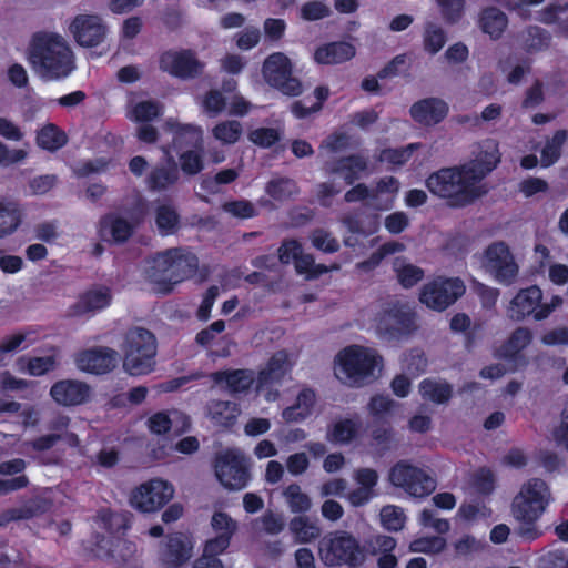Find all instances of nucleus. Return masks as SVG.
<instances>
[{
	"label": "nucleus",
	"mask_w": 568,
	"mask_h": 568,
	"mask_svg": "<svg viewBox=\"0 0 568 568\" xmlns=\"http://www.w3.org/2000/svg\"><path fill=\"white\" fill-rule=\"evenodd\" d=\"M427 190L452 209L471 205L487 193L483 184L475 180L474 171L466 164L442 168L430 173L426 180Z\"/></svg>",
	"instance_id": "nucleus-1"
},
{
	"label": "nucleus",
	"mask_w": 568,
	"mask_h": 568,
	"mask_svg": "<svg viewBox=\"0 0 568 568\" xmlns=\"http://www.w3.org/2000/svg\"><path fill=\"white\" fill-rule=\"evenodd\" d=\"M28 60L37 73L49 80L67 78L75 68L73 52L65 40L55 33H34Z\"/></svg>",
	"instance_id": "nucleus-2"
},
{
	"label": "nucleus",
	"mask_w": 568,
	"mask_h": 568,
	"mask_svg": "<svg viewBox=\"0 0 568 568\" xmlns=\"http://www.w3.org/2000/svg\"><path fill=\"white\" fill-rule=\"evenodd\" d=\"M550 489L541 478H530L514 498L513 515L520 523L518 535L528 541L538 539L542 531L536 523L550 501Z\"/></svg>",
	"instance_id": "nucleus-3"
},
{
	"label": "nucleus",
	"mask_w": 568,
	"mask_h": 568,
	"mask_svg": "<svg viewBox=\"0 0 568 568\" xmlns=\"http://www.w3.org/2000/svg\"><path fill=\"white\" fill-rule=\"evenodd\" d=\"M197 268L199 258L194 253L174 247L153 256L150 277L160 285L162 293L169 294L175 284L194 276Z\"/></svg>",
	"instance_id": "nucleus-4"
},
{
	"label": "nucleus",
	"mask_w": 568,
	"mask_h": 568,
	"mask_svg": "<svg viewBox=\"0 0 568 568\" xmlns=\"http://www.w3.org/2000/svg\"><path fill=\"white\" fill-rule=\"evenodd\" d=\"M121 349L123 368L131 376L148 375L154 371L158 343L151 331L139 326L129 328Z\"/></svg>",
	"instance_id": "nucleus-5"
},
{
	"label": "nucleus",
	"mask_w": 568,
	"mask_h": 568,
	"mask_svg": "<svg viewBox=\"0 0 568 568\" xmlns=\"http://www.w3.org/2000/svg\"><path fill=\"white\" fill-rule=\"evenodd\" d=\"M318 555L327 567L357 568L365 561V549L359 540L346 530L326 534L318 542Z\"/></svg>",
	"instance_id": "nucleus-6"
},
{
	"label": "nucleus",
	"mask_w": 568,
	"mask_h": 568,
	"mask_svg": "<svg viewBox=\"0 0 568 568\" xmlns=\"http://www.w3.org/2000/svg\"><path fill=\"white\" fill-rule=\"evenodd\" d=\"M335 362L345 377L358 386L375 379V372L383 368V357L376 349L357 344L341 349Z\"/></svg>",
	"instance_id": "nucleus-7"
},
{
	"label": "nucleus",
	"mask_w": 568,
	"mask_h": 568,
	"mask_svg": "<svg viewBox=\"0 0 568 568\" xmlns=\"http://www.w3.org/2000/svg\"><path fill=\"white\" fill-rule=\"evenodd\" d=\"M417 329L416 312L400 302L393 303L385 308L377 322L379 336L388 343L407 341Z\"/></svg>",
	"instance_id": "nucleus-8"
},
{
	"label": "nucleus",
	"mask_w": 568,
	"mask_h": 568,
	"mask_svg": "<svg viewBox=\"0 0 568 568\" xmlns=\"http://www.w3.org/2000/svg\"><path fill=\"white\" fill-rule=\"evenodd\" d=\"M264 81L286 97H298L303 92L300 79L293 75V63L283 52H273L266 57L262 65Z\"/></svg>",
	"instance_id": "nucleus-9"
},
{
	"label": "nucleus",
	"mask_w": 568,
	"mask_h": 568,
	"mask_svg": "<svg viewBox=\"0 0 568 568\" xmlns=\"http://www.w3.org/2000/svg\"><path fill=\"white\" fill-rule=\"evenodd\" d=\"M214 471L221 485L229 490H241L250 480L244 456L233 449H226L215 456Z\"/></svg>",
	"instance_id": "nucleus-10"
},
{
	"label": "nucleus",
	"mask_w": 568,
	"mask_h": 568,
	"mask_svg": "<svg viewBox=\"0 0 568 568\" xmlns=\"http://www.w3.org/2000/svg\"><path fill=\"white\" fill-rule=\"evenodd\" d=\"M173 495L172 484L161 478H153L132 490L130 504L141 513H154L163 508Z\"/></svg>",
	"instance_id": "nucleus-11"
},
{
	"label": "nucleus",
	"mask_w": 568,
	"mask_h": 568,
	"mask_svg": "<svg viewBox=\"0 0 568 568\" xmlns=\"http://www.w3.org/2000/svg\"><path fill=\"white\" fill-rule=\"evenodd\" d=\"M466 291L458 278H437L424 285L419 294L420 303L435 311H444L454 304Z\"/></svg>",
	"instance_id": "nucleus-12"
},
{
	"label": "nucleus",
	"mask_w": 568,
	"mask_h": 568,
	"mask_svg": "<svg viewBox=\"0 0 568 568\" xmlns=\"http://www.w3.org/2000/svg\"><path fill=\"white\" fill-rule=\"evenodd\" d=\"M389 480L414 497H426L435 489V480L423 469L406 462H398L389 471Z\"/></svg>",
	"instance_id": "nucleus-13"
},
{
	"label": "nucleus",
	"mask_w": 568,
	"mask_h": 568,
	"mask_svg": "<svg viewBox=\"0 0 568 568\" xmlns=\"http://www.w3.org/2000/svg\"><path fill=\"white\" fill-rule=\"evenodd\" d=\"M161 71L182 80L199 78L205 68L191 49L166 50L159 57Z\"/></svg>",
	"instance_id": "nucleus-14"
},
{
	"label": "nucleus",
	"mask_w": 568,
	"mask_h": 568,
	"mask_svg": "<svg viewBox=\"0 0 568 568\" xmlns=\"http://www.w3.org/2000/svg\"><path fill=\"white\" fill-rule=\"evenodd\" d=\"M113 301L111 287L103 284H93L82 292L77 301L68 307L69 317H83L94 315L108 308Z\"/></svg>",
	"instance_id": "nucleus-15"
},
{
	"label": "nucleus",
	"mask_w": 568,
	"mask_h": 568,
	"mask_svg": "<svg viewBox=\"0 0 568 568\" xmlns=\"http://www.w3.org/2000/svg\"><path fill=\"white\" fill-rule=\"evenodd\" d=\"M486 265L494 273L496 280L510 285L518 275V265L504 242H495L485 251Z\"/></svg>",
	"instance_id": "nucleus-16"
},
{
	"label": "nucleus",
	"mask_w": 568,
	"mask_h": 568,
	"mask_svg": "<svg viewBox=\"0 0 568 568\" xmlns=\"http://www.w3.org/2000/svg\"><path fill=\"white\" fill-rule=\"evenodd\" d=\"M542 291L537 285L520 288L509 302L507 316L515 322L532 318L539 322L537 313L541 307Z\"/></svg>",
	"instance_id": "nucleus-17"
},
{
	"label": "nucleus",
	"mask_w": 568,
	"mask_h": 568,
	"mask_svg": "<svg viewBox=\"0 0 568 568\" xmlns=\"http://www.w3.org/2000/svg\"><path fill=\"white\" fill-rule=\"evenodd\" d=\"M210 379L231 395L247 394L256 386L255 372L251 368H227L212 372Z\"/></svg>",
	"instance_id": "nucleus-18"
},
{
	"label": "nucleus",
	"mask_w": 568,
	"mask_h": 568,
	"mask_svg": "<svg viewBox=\"0 0 568 568\" xmlns=\"http://www.w3.org/2000/svg\"><path fill=\"white\" fill-rule=\"evenodd\" d=\"M532 332L528 327L515 328L509 337L496 349L495 357L513 364L515 372L519 366L526 365L523 351L531 343Z\"/></svg>",
	"instance_id": "nucleus-19"
},
{
	"label": "nucleus",
	"mask_w": 568,
	"mask_h": 568,
	"mask_svg": "<svg viewBox=\"0 0 568 568\" xmlns=\"http://www.w3.org/2000/svg\"><path fill=\"white\" fill-rule=\"evenodd\" d=\"M70 30L77 43L84 48L99 45L106 36V27L100 17L94 14H80L74 18Z\"/></svg>",
	"instance_id": "nucleus-20"
},
{
	"label": "nucleus",
	"mask_w": 568,
	"mask_h": 568,
	"mask_svg": "<svg viewBox=\"0 0 568 568\" xmlns=\"http://www.w3.org/2000/svg\"><path fill=\"white\" fill-rule=\"evenodd\" d=\"M50 396L59 406H79L90 399L91 387L79 379H60L52 384Z\"/></svg>",
	"instance_id": "nucleus-21"
},
{
	"label": "nucleus",
	"mask_w": 568,
	"mask_h": 568,
	"mask_svg": "<svg viewBox=\"0 0 568 568\" xmlns=\"http://www.w3.org/2000/svg\"><path fill=\"white\" fill-rule=\"evenodd\" d=\"M118 357V352L110 347H93L81 352L77 364L84 372L101 375L115 368Z\"/></svg>",
	"instance_id": "nucleus-22"
},
{
	"label": "nucleus",
	"mask_w": 568,
	"mask_h": 568,
	"mask_svg": "<svg viewBox=\"0 0 568 568\" xmlns=\"http://www.w3.org/2000/svg\"><path fill=\"white\" fill-rule=\"evenodd\" d=\"M291 371L288 355L285 351L274 353L265 367L255 374L256 390L262 392L272 386L281 385Z\"/></svg>",
	"instance_id": "nucleus-23"
},
{
	"label": "nucleus",
	"mask_w": 568,
	"mask_h": 568,
	"mask_svg": "<svg viewBox=\"0 0 568 568\" xmlns=\"http://www.w3.org/2000/svg\"><path fill=\"white\" fill-rule=\"evenodd\" d=\"M180 179L176 161L170 154L164 163L154 165L145 178V185L151 192H164L173 187Z\"/></svg>",
	"instance_id": "nucleus-24"
},
{
	"label": "nucleus",
	"mask_w": 568,
	"mask_h": 568,
	"mask_svg": "<svg viewBox=\"0 0 568 568\" xmlns=\"http://www.w3.org/2000/svg\"><path fill=\"white\" fill-rule=\"evenodd\" d=\"M448 104L439 98H425L415 102L409 113L413 120L423 125H436L448 114Z\"/></svg>",
	"instance_id": "nucleus-25"
},
{
	"label": "nucleus",
	"mask_w": 568,
	"mask_h": 568,
	"mask_svg": "<svg viewBox=\"0 0 568 568\" xmlns=\"http://www.w3.org/2000/svg\"><path fill=\"white\" fill-rule=\"evenodd\" d=\"M356 48L346 41L324 43L315 49L314 61L322 65L341 64L352 60Z\"/></svg>",
	"instance_id": "nucleus-26"
},
{
	"label": "nucleus",
	"mask_w": 568,
	"mask_h": 568,
	"mask_svg": "<svg viewBox=\"0 0 568 568\" xmlns=\"http://www.w3.org/2000/svg\"><path fill=\"white\" fill-rule=\"evenodd\" d=\"M192 546L182 532H173L166 537L165 547L162 552V560L172 567H181L191 557Z\"/></svg>",
	"instance_id": "nucleus-27"
},
{
	"label": "nucleus",
	"mask_w": 568,
	"mask_h": 568,
	"mask_svg": "<svg viewBox=\"0 0 568 568\" xmlns=\"http://www.w3.org/2000/svg\"><path fill=\"white\" fill-rule=\"evenodd\" d=\"M315 403L316 394L314 389L304 387L297 394L295 403L283 409L282 417L287 423L303 422L312 415Z\"/></svg>",
	"instance_id": "nucleus-28"
},
{
	"label": "nucleus",
	"mask_w": 568,
	"mask_h": 568,
	"mask_svg": "<svg viewBox=\"0 0 568 568\" xmlns=\"http://www.w3.org/2000/svg\"><path fill=\"white\" fill-rule=\"evenodd\" d=\"M166 126L173 132V144L178 149L184 146L204 148L203 146V131L200 126L194 124H181L178 121H166Z\"/></svg>",
	"instance_id": "nucleus-29"
},
{
	"label": "nucleus",
	"mask_w": 568,
	"mask_h": 568,
	"mask_svg": "<svg viewBox=\"0 0 568 568\" xmlns=\"http://www.w3.org/2000/svg\"><path fill=\"white\" fill-rule=\"evenodd\" d=\"M366 170L367 160L361 154H351L338 159L331 172L342 175L347 185H353Z\"/></svg>",
	"instance_id": "nucleus-30"
},
{
	"label": "nucleus",
	"mask_w": 568,
	"mask_h": 568,
	"mask_svg": "<svg viewBox=\"0 0 568 568\" xmlns=\"http://www.w3.org/2000/svg\"><path fill=\"white\" fill-rule=\"evenodd\" d=\"M105 232L115 243H125L134 233V225L122 216L108 213L100 219V233L103 236Z\"/></svg>",
	"instance_id": "nucleus-31"
},
{
	"label": "nucleus",
	"mask_w": 568,
	"mask_h": 568,
	"mask_svg": "<svg viewBox=\"0 0 568 568\" xmlns=\"http://www.w3.org/2000/svg\"><path fill=\"white\" fill-rule=\"evenodd\" d=\"M209 415L215 425L232 428L241 413L239 404L231 400L215 399L207 406Z\"/></svg>",
	"instance_id": "nucleus-32"
},
{
	"label": "nucleus",
	"mask_w": 568,
	"mask_h": 568,
	"mask_svg": "<svg viewBox=\"0 0 568 568\" xmlns=\"http://www.w3.org/2000/svg\"><path fill=\"white\" fill-rule=\"evenodd\" d=\"M154 222L161 236L174 235L181 229V215L174 205L169 203L155 207Z\"/></svg>",
	"instance_id": "nucleus-33"
},
{
	"label": "nucleus",
	"mask_w": 568,
	"mask_h": 568,
	"mask_svg": "<svg viewBox=\"0 0 568 568\" xmlns=\"http://www.w3.org/2000/svg\"><path fill=\"white\" fill-rule=\"evenodd\" d=\"M500 162V153L496 144H489L470 163H466L468 169L474 171L475 180L480 184L481 180L496 169Z\"/></svg>",
	"instance_id": "nucleus-34"
},
{
	"label": "nucleus",
	"mask_w": 568,
	"mask_h": 568,
	"mask_svg": "<svg viewBox=\"0 0 568 568\" xmlns=\"http://www.w3.org/2000/svg\"><path fill=\"white\" fill-rule=\"evenodd\" d=\"M479 26L484 33H487L493 40H498L508 26V18L498 8L488 7L480 12Z\"/></svg>",
	"instance_id": "nucleus-35"
},
{
	"label": "nucleus",
	"mask_w": 568,
	"mask_h": 568,
	"mask_svg": "<svg viewBox=\"0 0 568 568\" xmlns=\"http://www.w3.org/2000/svg\"><path fill=\"white\" fill-rule=\"evenodd\" d=\"M293 263L296 273L304 275L307 281L317 280L323 274L339 270V265L337 263L329 266L325 264H316L314 256L310 253H304L303 247Z\"/></svg>",
	"instance_id": "nucleus-36"
},
{
	"label": "nucleus",
	"mask_w": 568,
	"mask_h": 568,
	"mask_svg": "<svg viewBox=\"0 0 568 568\" xmlns=\"http://www.w3.org/2000/svg\"><path fill=\"white\" fill-rule=\"evenodd\" d=\"M36 142L40 149L55 152L68 143V136L57 124L47 123L37 131Z\"/></svg>",
	"instance_id": "nucleus-37"
},
{
	"label": "nucleus",
	"mask_w": 568,
	"mask_h": 568,
	"mask_svg": "<svg viewBox=\"0 0 568 568\" xmlns=\"http://www.w3.org/2000/svg\"><path fill=\"white\" fill-rule=\"evenodd\" d=\"M361 423L352 418L335 422L327 430V439L334 444H348L359 435Z\"/></svg>",
	"instance_id": "nucleus-38"
},
{
	"label": "nucleus",
	"mask_w": 568,
	"mask_h": 568,
	"mask_svg": "<svg viewBox=\"0 0 568 568\" xmlns=\"http://www.w3.org/2000/svg\"><path fill=\"white\" fill-rule=\"evenodd\" d=\"M419 393L424 399L435 404H446L453 397V386L445 381L425 378L419 384Z\"/></svg>",
	"instance_id": "nucleus-39"
},
{
	"label": "nucleus",
	"mask_w": 568,
	"mask_h": 568,
	"mask_svg": "<svg viewBox=\"0 0 568 568\" xmlns=\"http://www.w3.org/2000/svg\"><path fill=\"white\" fill-rule=\"evenodd\" d=\"M523 48L528 53L547 50L551 43V34L538 26H528L521 33Z\"/></svg>",
	"instance_id": "nucleus-40"
},
{
	"label": "nucleus",
	"mask_w": 568,
	"mask_h": 568,
	"mask_svg": "<svg viewBox=\"0 0 568 568\" xmlns=\"http://www.w3.org/2000/svg\"><path fill=\"white\" fill-rule=\"evenodd\" d=\"M290 530L297 544H310L321 536L320 526L306 516H296L290 521Z\"/></svg>",
	"instance_id": "nucleus-41"
},
{
	"label": "nucleus",
	"mask_w": 568,
	"mask_h": 568,
	"mask_svg": "<svg viewBox=\"0 0 568 568\" xmlns=\"http://www.w3.org/2000/svg\"><path fill=\"white\" fill-rule=\"evenodd\" d=\"M568 139V132L564 129L557 130L549 138L540 152V164L542 168H549L558 162L562 153V146Z\"/></svg>",
	"instance_id": "nucleus-42"
},
{
	"label": "nucleus",
	"mask_w": 568,
	"mask_h": 568,
	"mask_svg": "<svg viewBox=\"0 0 568 568\" xmlns=\"http://www.w3.org/2000/svg\"><path fill=\"white\" fill-rule=\"evenodd\" d=\"M22 222V213L14 202L0 201V237L11 235Z\"/></svg>",
	"instance_id": "nucleus-43"
},
{
	"label": "nucleus",
	"mask_w": 568,
	"mask_h": 568,
	"mask_svg": "<svg viewBox=\"0 0 568 568\" xmlns=\"http://www.w3.org/2000/svg\"><path fill=\"white\" fill-rule=\"evenodd\" d=\"M265 192L277 202H284L298 194L297 183L290 178H276L267 182Z\"/></svg>",
	"instance_id": "nucleus-44"
},
{
	"label": "nucleus",
	"mask_w": 568,
	"mask_h": 568,
	"mask_svg": "<svg viewBox=\"0 0 568 568\" xmlns=\"http://www.w3.org/2000/svg\"><path fill=\"white\" fill-rule=\"evenodd\" d=\"M18 364L26 368L29 375L39 377L54 371L58 366V359L54 355L20 357Z\"/></svg>",
	"instance_id": "nucleus-45"
},
{
	"label": "nucleus",
	"mask_w": 568,
	"mask_h": 568,
	"mask_svg": "<svg viewBox=\"0 0 568 568\" xmlns=\"http://www.w3.org/2000/svg\"><path fill=\"white\" fill-rule=\"evenodd\" d=\"M314 95L316 98V102L311 106H306L303 101L296 100L291 105L292 114L300 120L306 119L313 113H316L322 110L323 103L329 97V90L325 85H318L314 90Z\"/></svg>",
	"instance_id": "nucleus-46"
},
{
	"label": "nucleus",
	"mask_w": 568,
	"mask_h": 568,
	"mask_svg": "<svg viewBox=\"0 0 568 568\" xmlns=\"http://www.w3.org/2000/svg\"><path fill=\"white\" fill-rule=\"evenodd\" d=\"M95 521L111 536L124 534L128 528L126 518L109 508L101 509L95 517Z\"/></svg>",
	"instance_id": "nucleus-47"
},
{
	"label": "nucleus",
	"mask_w": 568,
	"mask_h": 568,
	"mask_svg": "<svg viewBox=\"0 0 568 568\" xmlns=\"http://www.w3.org/2000/svg\"><path fill=\"white\" fill-rule=\"evenodd\" d=\"M447 37L442 27L433 22H426L424 27V50L429 54L438 53L445 45Z\"/></svg>",
	"instance_id": "nucleus-48"
},
{
	"label": "nucleus",
	"mask_w": 568,
	"mask_h": 568,
	"mask_svg": "<svg viewBox=\"0 0 568 568\" xmlns=\"http://www.w3.org/2000/svg\"><path fill=\"white\" fill-rule=\"evenodd\" d=\"M180 166L186 175H196L204 168V148H192L179 155Z\"/></svg>",
	"instance_id": "nucleus-49"
},
{
	"label": "nucleus",
	"mask_w": 568,
	"mask_h": 568,
	"mask_svg": "<svg viewBox=\"0 0 568 568\" xmlns=\"http://www.w3.org/2000/svg\"><path fill=\"white\" fill-rule=\"evenodd\" d=\"M381 523L384 529L397 532L405 526L406 516L398 506L387 505L381 509Z\"/></svg>",
	"instance_id": "nucleus-50"
},
{
	"label": "nucleus",
	"mask_w": 568,
	"mask_h": 568,
	"mask_svg": "<svg viewBox=\"0 0 568 568\" xmlns=\"http://www.w3.org/2000/svg\"><path fill=\"white\" fill-rule=\"evenodd\" d=\"M213 136L224 144L236 143L242 134V125L236 120H227L217 123L212 130Z\"/></svg>",
	"instance_id": "nucleus-51"
},
{
	"label": "nucleus",
	"mask_w": 568,
	"mask_h": 568,
	"mask_svg": "<svg viewBox=\"0 0 568 568\" xmlns=\"http://www.w3.org/2000/svg\"><path fill=\"white\" fill-rule=\"evenodd\" d=\"M417 148L418 145L415 143H410L403 148H386L381 151L378 160L381 162H387L393 165L400 166L409 161L413 152L417 150Z\"/></svg>",
	"instance_id": "nucleus-52"
},
{
	"label": "nucleus",
	"mask_w": 568,
	"mask_h": 568,
	"mask_svg": "<svg viewBox=\"0 0 568 568\" xmlns=\"http://www.w3.org/2000/svg\"><path fill=\"white\" fill-rule=\"evenodd\" d=\"M398 283L404 288H412L424 278V270L417 265L406 263L395 266Z\"/></svg>",
	"instance_id": "nucleus-53"
},
{
	"label": "nucleus",
	"mask_w": 568,
	"mask_h": 568,
	"mask_svg": "<svg viewBox=\"0 0 568 568\" xmlns=\"http://www.w3.org/2000/svg\"><path fill=\"white\" fill-rule=\"evenodd\" d=\"M284 496L293 513H305L311 508L310 497L301 490L297 484L288 485L284 490Z\"/></svg>",
	"instance_id": "nucleus-54"
},
{
	"label": "nucleus",
	"mask_w": 568,
	"mask_h": 568,
	"mask_svg": "<svg viewBox=\"0 0 568 568\" xmlns=\"http://www.w3.org/2000/svg\"><path fill=\"white\" fill-rule=\"evenodd\" d=\"M222 210L234 217L246 220L258 215L255 205L248 200H232L222 204Z\"/></svg>",
	"instance_id": "nucleus-55"
},
{
	"label": "nucleus",
	"mask_w": 568,
	"mask_h": 568,
	"mask_svg": "<svg viewBox=\"0 0 568 568\" xmlns=\"http://www.w3.org/2000/svg\"><path fill=\"white\" fill-rule=\"evenodd\" d=\"M428 361L420 348H412L404 359V368L413 376H419L427 369Z\"/></svg>",
	"instance_id": "nucleus-56"
},
{
	"label": "nucleus",
	"mask_w": 568,
	"mask_h": 568,
	"mask_svg": "<svg viewBox=\"0 0 568 568\" xmlns=\"http://www.w3.org/2000/svg\"><path fill=\"white\" fill-rule=\"evenodd\" d=\"M311 240L313 246L324 253H336L341 247L337 239L324 229H315Z\"/></svg>",
	"instance_id": "nucleus-57"
},
{
	"label": "nucleus",
	"mask_w": 568,
	"mask_h": 568,
	"mask_svg": "<svg viewBox=\"0 0 568 568\" xmlns=\"http://www.w3.org/2000/svg\"><path fill=\"white\" fill-rule=\"evenodd\" d=\"M211 527L216 535L233 537L237 530V523L224 511H215L211 518Z\"/></svg>",
	"instance_id": "nucleus-58"
},
{
	"label": "nucleus",
	"mask_w": 568,
	"mask_h": 568,
	"mask_svg": "<svg viewBox=\"0 0 568 568\" xmlns=\"http://www.w3.org/2000/svg\"><path fill=\"white\" fill-rule=\"evenodd\" d=\"M332 10L324 2L313 0L305 2L300 10L301 18L305 21H317L329 17Z\"/></svg>",
	"instance_id": "nucleus-59"
},
{
	"label": "nucleus",
	"mask_w": 568,
	"mask_h": 568,
	"mask_svg": "<svg viewBox=\"0 0 568 568\" xmlns=\"http://www.w3.org/2000/svg\"><path fill=\"white\" fill-rule=\"evenodd\" d=\"M248 139L260 148H271L281 140L280 132L273 128H258L250 132Z\"/></svg>",
	"instance_id": "nucleus-60"
},
{
	"label": "nucleus",
	"mask_w": 568,
	"mask_h": 568,
	"mask_svg": "<svg viewBox=\"0 0 568 568\" xmlns=\"http://www.w3.org/2000/svg\"><path fill=\"white\" fill-rule=\"evenodd\" d=\"M226 99L215 89L209 90L202 99V108L209 115H217L224 111Z\"/></svg>",
	"instance_id": "nucleus-61"
},
{
	"label": "nucleus",
	"mask_w": 568,
	"mask_h": 568,
	"mask_svg": "<svg viewBox=\"0 0 568 568\" xmlns=\"http://www.w3.org/2000/svg\"><path fill=\"white\" fill-rule=\"evenodd\" d=\"M438 7L440 8L442 16L444 20L448 23H455L460 20L464 8L465 0H436Z\"/></svg>",
	"instance_id": "nucleus-62"
},
{
	"label": "nucleus",
	"mask_w": 568,
	"mask_h": 568,
	"mask_svg": "<svg viewBox=\"0 0 568 568\" xmlns=\"http://www.w3.org/2000/svg\"><path fill=\"white\" fill-rule=\"evenodd\" d=\"M395 406V400L388 396L374 395L368 403V412L376 419H384L385 415L389 414Z\"/></svg>",
	"instance_id": "nucleus-63"
},
{
	"label": "nucleus",
	"mask_w": 568,
	"mask_h": 568,
	"mask_svg": "<svg viewBox=\"0 0 568 568\" xmlns=\"http://www.w3.org/2000/svg\"><path fill=\"white\" fill-rule=\"evenodd\" d=\"M474 488L483 495H489L495 489L494 474L489 468H479L473 476Z\"/></svg>",
	"instance_id": "nucleus-64"
}]
</instances>
